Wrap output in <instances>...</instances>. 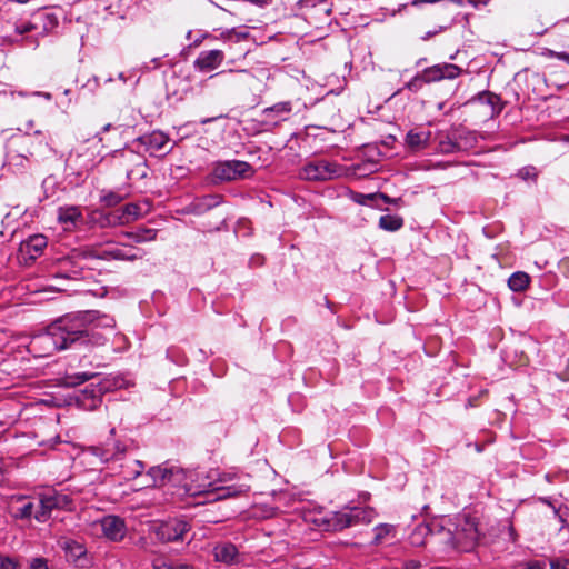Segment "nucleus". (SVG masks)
<instances>
[{"label":"nucleus","mask_w":569,"mask_h":569,"mask_svg":"<svg viewBox=\"0 0 569 569\" xmlns=\"http://www.w3.org/2000/svg\"><path fill=\"white\" fill-rule=\"evenodd\" d=\"M114 332V319L99 311H84L60 318L37 336L31 346L42 349L43 356L69 348L71 345H104Z\"/></svg>","instance_id":"f257e3e1"},{"label":"nucleus","mask_w":569,"mask_h":569,"mask_svg":"<svg viewBox=\"0 0 569 569\" xmlns=\"http://www.w3.org/2000/svg\"><path fill=\"white\" fill-rule=\"evenodd\" d=\"M480 536L476 518L457 515L418 525L409 535V542L413 547L429 545L435 557L446 559L473 550Z\"/></svg>","instance_id":"f03ea898"},{"label":"nucleus","mask_w":569,"mask_h":569,"mask_svg":"<svg viewBox=\"0 0 569 569\" xmlns=\"http://www.w3.org/2000/svg\"><path fill=\"white\" fill-rule=\"evenodd\" d=\"M191 476L178 466L164 463L148 470L144 476V487H171L182 489L189 496H199L211 488V482L202 485L189 483L188 478Z\"/></svg>","instance_id":"7ed1b4c3"},{"label":"nucleus","mask_w":569,"mask_h":569,"mask_svg":"<svg viewBox=\"0 0 569 569\" xmlns=\"http://www.w3.org/2000/svg\"><path fill=\"white\" fill-rule=\"evenodd\" d=\"M345 168L329 161L317 160L308 162L301 170V177L306 180H331L345 174Z\"/></svg>","instance_id":"20e7f679"},{"label":"nucleus","mask_w":569,"mask_h":569,"mask_svg":"<svg viewBox=\"0 0 569 569\" xmlns=\"http://www.w3.org/2000/svg\"><path fill=\"white\" fill-rule=\"evenodd\" d=\"M40 508L34 512V518L39 522H46L54 509H70L71 500L64 493L54 490H47L39 496Z\"/></svg>","instance_id":"39448f33"},{"label":"nucleus","mask_w":569,"mask_h":569,"mask_svg":"<svg viewBox=\"0 0 569 569\" xmlns=\"http://www.w3.org/2000/svg\"><path fill=\"white\" fill-rule=\"evenodd\" d=\"M339 520L333 527L343 530L356 525H368L376 518V511L369 507H345L338 511Z\"/></svg>","instance_id":"423d86ee"},{"label":"nucleus","mask_w":569,"mask_h":569,"mask_svg":"<svg viewBox=\"0 0 569 569\" xmlns=\"http://www.w3.org/2000/svg\"><path fill=\"white\" fill-rule=\"evenodd\" d=\"M252 167L240 160H230L218 162L213 169V176L221 181H231L237 179H244L252 176Z\"/></svg>","instance_id":"0eeeda50"},{"label":"nucleus","mask_w":569,"mask_h":569,"mask_svg":"<svg viewBox=\"0 0 569 569\" xmlns=\"http://www.w3.org/2000/svg\"><path fill=\"white\" fill-rule=\"evenodd\" d=\"M92 533L98 535L101 531V536L108 540L118 542L121 541L127 532L124 521L117 516H106L92 525Z\"/></svg>","instance_id":"6e6552de"},{"label":"nucleus","mask_w":569,"mask_h":569,"mask_svg":"<svg viewBox=\"0 0 569 569\" xmlns=\"http://www.w3.org/2000/svg\"><path fill=\"white\" fill-rule=\"evenodd\" d=\"M188 475H192L191 477L188 478L189 483L202 485V483L211 482L212 483L211 488L209 490H206L204 493L219 491L218 499L233 497L240 492L248 490V487H246V486H241L239 489H236L233 487L217 486L216 479L219 476V472L217 470H211L207 475H204L202 472L188 471ZM201 495H203V492Z\"/></svg>","instance_id":"1a4fd4ad"},{"label":"nucleus","mask_w":569,"mask_h":569,"mask_svg":"<svg viewBox=\"0 0 569 569\" xmlns=\"http://www.w3.org/2000/svg\"><path fill=\"white\" fill-rule=\"evenodd\" d=\"M190 530V526L184 520L172 519L161 522L157 529L156 535L159 540L163 542L182 540L183 536Z\"/></svg>","instance_id":"9d476101"},{"label":"nucleus","mask_w":569,"mask_h":569,"mask_svg":"<svg viewBox=\"0 0 569 569\" xmlns=\"http://www.w3.org/2000/svg\"><path fill=\"white\" fill-rule=\"evenodd\" d=\"M305 519L307 522L315 525L320 530L339 531V528L333 527V523L339 520L338 511H326L325 509L319 508L306 513Z\"/></svg>","instance_id":"9b49d317"},{"label":"nucleus","mask_w":569,"mask_h":569,"mask_svg":"<svg viewBox=\"0 0 569 569\" xmlns=\"http://www.w3.org/2000/svg\"><path fill=\"white\" fill-rule=\"evenodd\" d=\"M59 546L64 550L69 561L78 567H84L87 565V549L82 543L70 538H61Z\"/></svg>","instance_id":"f8f14e48"},{"label":"nucleus","mask_w":569,"mask_h":569,"mask_svg":"<svg viewBox=\"0 0 569 569\" xmlns=\"http://www.w3.org/2000/svg\"><path fill=\"white\" fill-rule=\"evenodd\" d=\"M461 72V69L451 63L436 64L427 68L422 72V79L425 82H433L442 79H455Z\"/></svg>","instance_id":"ddd939ff"},{"label":"nucleus","mask_w":569,"mask_h":569,"mask_svg":"<svg viewBox=\"0 0 569 569\" xmlns=\"http://www.w3.org/2000/svg\"><path fill=\"white\" fill-rule=\"evenodd\" d=\"M57 219L66 231H71L82 221V213L80 208L76 206L60 207Z\"/></svg>","instance_id":"4468645a"},{"label":"nucleus","mask_w":569,"mask_h":569,"mask_svg":"<svg viewBox=\"0 0 569 569\" xmlns=\"http://www.w3.org/2000/svg\"><path fill=\"white\" fill-rule=\"evenodd\" d=\"M46 247L47 238L42 234H34L20 244V253L26 259L34 260L42 253Z\"/></svg>","instance_id":"2eb2a0df"},{"label":"nucleus","mask_w":569,"mask_h":569,"mask_svg":"<svg viewBox=\"0 0 569 569\" xmlns=\"http://www.w3.org/2000/svg\"><path fill=\"white\" fill-rule=\"evenodd\" d=\"M224 54L221 50L203 51L197 58L194 64L200 71L217 69L223 61Z\"/></svg>","instance_id":"dca6fc26"},{"label":"nucleus","mask_w":569,"mask_h":569,"mask_svg":"<svg viewBox=\"0 0 569 569\" xmlns=\"http://www.w3.org/2000/svg\"><path fill=\"white\" fill-rule=\"evenodd\" d=\"M213 557L218 562L226 565L237 563L239 561V552L234 545L222 542L213 548Z\"/></svg>","instance_id":"f3484780"},{"label":"nucleus","mask_w":569,"mask_h":569,"mask_svg":"<svg viewBox=\"0 0 569 569\" xmlns=\"http://www.w3.org/2000/svg\"><path fill=\"white\" fill-rule=\"evenodd\" d=\"M139 142L146 147V150L153 153L161 151L169 142L168 137L161 131H153L139 138Z\"/></svg>","instance_id":"a211bd4d"},{"label":"nucleus","mask_w":569,"mask_h":569,"mask_svg":"<svg viewBox=\"0 0 569 569\" xmlns=\"http://www.w3.org/2000/svg\"><path fill=\"white\" fill-rule=\"evenodd\" d=\"M430 136L429 131L411 130L406 136V142L410 149L420 150L427 147Z\"/></svg>","instance_id":"6ab92c4d"},{"label":"nucleus","mask_w":569,"mask_h":569,"mask_svg":"<svg viewBox=\"0 0 569 569\" xmlns=\"http://www.w3.org/2000/svg\"><path fill=\"white\" fill-rule=\"evenodd\" d=\"M46 20H49L52 26L56 23L50 14L37 13L33 16L32 21H23L19 23L16 30L18 33L23 34L32 30H36L38 28L39 22H43V26L46 27Z\"/></svg>","instance_id":"aec40b11"},{"label":"nucleus","mask_w":569,"mask_h":569,"mask_svg":"<svg viewBox=\"0 0 569 569\" xmlns=\"http://www.w3.org/2000/svg\"><path fill=\"white\" fill-rule=\"evenodd\" d=\"M375 537L372 545L378 546L385 540L393 538L396 536V527L390 523H380L375 527Z\"/></svg>","instance_id":"412c9836"},{"label":"nucleus","mask_w":569,"mask_h":569,"mask_svg":"<svg viewBox=\"0 0 569 569\" xmlns=\"http://www.w3.org/2000/svg\"><path fill=\"white\" fill-rule=\"evenodd\" d=\"M530 282V278L526 272H515L508 279V286L512 291H523Z\"/></svg>","instance_id":"4be33fe9"},{"label":"nucleus","mask_w":569,"mask_h":569,"mask_svg":"<svg viewBox=\"0 0 569 569\" xmlns=\"http://www.w3.org/2000/svg\"><path fill=\"white\" fill-rule=\"evenodd\" d=\"M16 500L21 506L12 510V516L17 519H29L33 515V503L26 501L23 497H17Z\"/></svg>","instance_id":"5701e85b"},{"label":"nucleus","mask_w":569,"mask_h":569,"mask_svg":"<svg viewBox=\"0 0 569 569\" xmlns=\"http://www.w3.org/2000/svg\"><path fill=\"white\" fill-rule=\"evenodd\" d=\"M403 224L402 218L392 214L381 216L379 219V227L386 231H397Z\"/></svg>","instance_id":"b1692460"},{"label":"nucleus","mask_w":569,"mask_h":569,"mask_svg":"<svg viewBox=\"0 0 569 569\" xmlns=\"http://www.w3.org/2000/svg\"><path fill=\"white\" fill-rule=\"evenodd\" d=\"M141 216L140 207L136 203H129L123 207L121 216H118L117 219L120 223H129Z\"/></svg>","instance_id":"393cba45"},{"label":"nucleus","mask_w":569,"mask_h":569,"mask_svg":"<svg viewBox=\"0 0 569 569\" xmlns=\"http://www.w3.org/2000/svg\"><path fill=\"white\" fill-rule=\"evenodd\" d=\"M143 469L144 466L140 460H132L124 466L122 473L126 479H136L142 475Z\"/></svg>","instance_id":"a878e982"},{"label":"nucleus","mask_w":569,"mask_h":569,"mask_svg":"<svg viewBox=\"0 0 569 569\" xmlns=\"http://www.w3.org/2000/svg\"><path fill=\"white\" fill-rule=\"evenodd\" d=\"M380 197L385 200H387V196L382 193H370V194H363V193H353L352 200L359 204L367 206L370 201H372L375 198Z\"/></svg>","instance_id":"bb28decb"},{"label":"nucleus","mask_w":569,"mask_h":569,"mask_svg":"<svg viewBox=\"0 0 569 569\" xmlns=\"http://www.w3.org/2000/svg\"><path fill=\"white\" fill-rule=\"evenodd\" d=\"M0 569H20V565L16 559L0 555Z\"/></svg>","instance_id":"cd10ccee"},{"label":"nucleus","mask_w":569,"mask_h":569,"mask_svg":"<svg viewBox=\"0 0 569 569\" xmlns=\"http://www.w3.org/2000/svg\"><path fill=\"white\" fill-rule=\"evenodd\" d=\"M101 201L108 207H113L122 201V197L116 192H108L101 197Z\"/></svg>","instance_id":"c85d7f7f"},{"label":"nucleus","mask_w":569,"mask_h":569,"mask_svg":"<svg viewBox=\"0 0 569 569\" xmlns=\"http://www.w3.org/2000/svg\"><path fill=\"white\" fill-rule=\"evenodd\" d=\"M29 569H49L44 558H33L30 560Z\"/></svg>","instance_id":"c756f323"},{"label":"nucleus","mask_w":569,"mask_h":569,"mask_svg":"<svg viewBox=\"0 0 569 569\" xmlns=\"http://www.w3.org/2000/svg\"><path fill=\"white\" fill-rule=\"evenodd\" d=\"M156 234H157L156 230H152V229L144 230L142 233L137 234V241L142 242V241L153 240V239H156Z\"/></svg>","instance_id":"7c9ffc66"},{"label":"nucleus","mask_w":569,"mask_h":569,"mask_svg":"<svg viewBox=\"0 0 569 569\" xmlns=\"http://www.w3.org/2000/svg\"><path fill=\"white\" fill-rule=\"evenodd\" d=\"M545 56H547L549 58H557L559 60H562V61L569 63V53H567V52H556L552 50H547Z\"/></svg>","instance_id":"2f4dec72"},{"label":"nucleus","mask_w":569,"mask_h":569,"mask_svg":"<svg viewBox=\"0 0 569 569\" xmlns=\"http://www.w3.org/2000/svg\"><path fill=\"white\" fill-rule=\"evenodd\" d=\"M517 569H545V565L540 561H530L519 565Z\"/></svg>","instance_id":"473e14b6"},{"label":"nucleus","mask_w":569,"mask_h":569,"mask_svg":"<svg viewBox=\"0 0 569 569\" xmlns=\"http://www.w3.org/2000/svg\"><path fill=\"white\" fill-rule=\"evenodd\" d=\"M519 174L525 180L533 179L537 176L533 168H523L519 171Z\"/></svg>","instance_id":"72a5a7b5"},{"label":"nucleus","mask_w":569,"mask_h":569,"mask_svg":"<svg viewBox=\"0 0 569 569\" xmlns=\"http://www.w3.org/2000/svg\"><path fill=\"white\" fill-rule=\"evenodd\" d=\"M272 111H276V112H284V113H288L291 111V103L290 102H281V103H278L276 104L273 108H272Z\"/></svg>","instance_id":"f704fd0d"},{"label":"nucleus","mask_w":569,"mask_h":569,"mask_svg":"<svg viewBox=\"0 0 569 569\" xmlns=\"http://www.w3.org/2000/svg\"><path fill=\"white\" fill-rule=\"evenodd\" d=\"M421 82H425L422 79V74L413 78L410 82H408L407 88L410 90H417Z\"/></svg>","instance_id":"c9c22d12"},{"label":"nucleus","mask_w":569,"mask_h":569,"mask_svg":"<svg viewBox=\"0 0 569 569\" xmlns=\"http://www.w3.org/2000/svg\"><path fill=\"white\" fill-rule=\"evenodd\" d=\"M113 257L117 258V259H127V260H134L137 259L138 257L136 254H132V256H127L126 253H123L122 250L120 249H117L116 251L112 252Z\"/></svg>","instance_id":"e433bc0d"},{"label":"nucleus","mask_w":569,"mask_h":569,"mask_svg":"<svg viewBox=\"0 0 569 569\" xmlns=\"http://www.w3.org/2000/svg\"><path fill=\"white\" fill-rule=\"evenodd\" d=\"M93 377V375H89V373H79L77 375L76 379L77 381H72L70 382L71 385H78V383H81V382H84V381H88L89 379H91Z\"/></svg>","instance_id":"4c0bfd02"},{"label":"nucleus","mask_w":569,"mask_h":569,"mask_svg":"<svg viewBox=\"0 0 569 569\" xmlns=\"http://www.w3.org/2000/svg\"><path fill=\"white\" fill-rule=\"evenodd\" d=\"M98 163V161L96 159H90L88 161H84L83 163L80 164V169L81 170H91L96 167V164Z\"/></svg>","instance_id":"58836bf2"},{"label":"nucleus","mask_w":569,"mask_h":569,"mask_svg":"<svg viewBox=\"0 0 569 569\" xmlns=\"http://www.w3.org/2000/svg\"><path fill=\"white\" fill-rule=\"evenodd\" d=\"M550 569H569V559L558 562H552Z\"/></svg>","instance_id":"ea45409f"},{"label":"nucleus","mask_w":569,"mask_h":569,"mask_svg":"<svg viewBox=\"0 0 569 569\" xmlns=\"http://www.w3.org/2000/svg\"><path fill=\"white\" fill-rule=\"evenodd\" d=\"M90 395L92 397V403L89 406L90 409H93L98 406V403L100 402V399L99 397L96 395V391L94 390H91L90 391Z\"/></svg>","instance_id":"a19ab883"},{"label":"nucleus","mask_w":569,"mask_h":569,"mask_svg":"<svg viewBox=\"0 0 569 569\" xmlns=\"http://www.w3.org/2000/svg\"><path fill=\"white\" fill-rule=\"evenodd\" d=\"M152 569H173L170 565H167L164 562L162 563H158V562H153L152 563Z\"/></svg>","instance_id":"79ce46f5"},{"label":"nucleus","mask_w":569,"mask_h":569,"mask_svg":"<svg viewBox=\"0 0 569 569\" xmlns=\"http://www.w3.org/2000/svg\"><path fill=\"white\" fill-rule=\"evenodd\" d=\"M36 94H37V96H41V97H43V98H44V99H47V100H50V99H51V94H50V93H48V92H37Z\"/></svg>","instance_id":"37998d69"},{"label":"nucleus","mask_w":569,"mask_h":569,"mask_svg":"<svg viewBox=\"0 0 569 569\" xmlns=\"http://www.w3.org/2000/svg\"><path fill=\"white\" fill-rule=\"evenodd\" d=\"M173 569H193V568L188 566V565H180V566H178L177 568H173Z\"/></svg>","instance_id":"c03bdc74"},{"label":"nucleus","mask_w":569,"mask_h":569,"mask_svg":"<svg viewBox=\"0 0 569 569\" xmlns=\"http://www.w3.org/2000/svg\"><path fill=\"white\" fill-rule=\"evenodd\" d=\"M507 527H508V530H509V533H510L511 538L515 539L513 538V528L511 526H509V525Z\"/></svg>","instance_id":"a18cd8bd"},{"label":"nucleus","mask_w":569,"mask_h":569,"mask_svg":"<svg viewBox=\"0 0 569 569\" xmlns=\"http://www.w3.org/2000/svg\"><path fill=\"white\" fill-rule=\"evenodd\" d=\"M110 128H111V124H110V123H108V124H106V126L103 127V129H102V130H103V132H107V131H109V130H110Z\"/></svg>","instance_id":"49530a36"},{"label":"nucleus","mask_w":569,"mask_h":569,"mask_svg":"<svg viewBox=\"0 0 569 569\" xmlns=\"http://www.w3.org/2000/svg\"><path fill=\"white\" fill-rule=\"evenodd\" d=\"M432 34H433V33L428 32L425 37H422V39H423V40H427V39H429V37H431Z\"/></svg>","instance_id":"de8ad7c7"},{"label":"nucleus","mask_w":569,"mask_h":569,"mask_svg":"<svg viewBox=\"0 0 569 569\" xmlns=\"http://www.w3.org/2000/svg\"><path fill=\"white\" fill-rule=\"evenodd\" d=\"M431 569H448V568H446V567H433Z\"/></svg>","instance_id":"09e8293b"}]
</instances>
